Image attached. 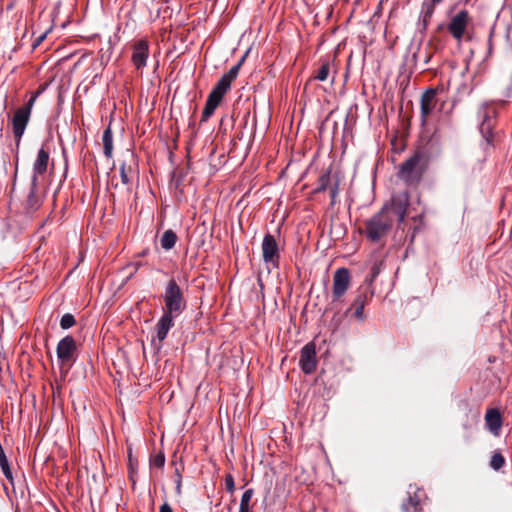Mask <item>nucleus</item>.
I'll use <instances>...</instances> for the list:
<instances>
[{
	"label": "nucleus",
	"mask_w": 512,
	"mask_h": 512,
	"mask_svg": "<svg viewBox=\"0 0 512 512\" xmlns=\"http://www.w3.org/2000/svg\"><path fill=\"white\" fill-rule=\"evenodd\" d=\"M177 316L163 312L155 325L156 338L161 348L162 342L166 339L169 330L174 326V319Z\"/></svg>",
	"instance_id": "aec40b11"
},
{
	"label": "nucleus",
	"mask_w": 512,
	"mask_h": 512,
	"mask_svg": "<svg viewBox=\"0 0 512 512\" xmlns=\"http://www.w3.org/2000/svg\"><path fill=\"white\" fill-rule=\"evenodd\" d=\"M31 115L17 108L11 119L12 131L17 144L20 142Z\"/></svg>",
	"instance_id": "f3484780"
},
{
	"label": "nucleus",
	"mask_w": 512,
	"mask_h": 512,
	"mask_svg": "<svg viewBox=\"0 0 512 512\" xmlns=\"http://www.w3.org/2000/svg\"><path fill=\"white\" fill-rule=\"evenodd\" d=\"M45 89V85H40L35 92H32V94L38 98L45 91Z\"/></svg>",
	"instance_id": "4c0bfd02"
},
{
	"label": "nucleus",
	"mask_w": 512,
	"mask_h": 512,
	"mask_svg": "<svg viewBox=\"0 0 512 512\" xmlns=\"http://www.w3.org/2000/svg\"><path fill=\"white\" fill-rule=\"evenodd\" d=\"M75 318L72 314L66 313L61 317L60 326L62 329H69L75 325Z\"/></svg>",
	"instance_id": "7c9ffc66"
},
{
	"label": "nucleus",
	"mask_w": 512,
	"mask_h": 512,
	"mask_svg": "<svg viewBox=\"0 0 512 512\" xmlns=\"http://www.w3.org/2000/svg\"><path fill=\"white\" fill-rule=\"evenodd\" d=\"M299 367L305 374H312L317 368L316 345L308 342L300 350Z\"/></svg>",
	"instance_id": "4468645a"
},
{
	"label": "nucleus",
	"mask_w": 512,
	"mask_h": 512,
	"mask_svg": "<svg viewBox=\"0 0 512 512\" xmlns=\"http://www.w3.org/2000/svg\"><path fill=\"white\" fill-rule=\"evenodd\" d=\"M104 155L107 158L112 157L113 152V133L110 127H107L102 135Z\"/></svg>",
	"instance_id": "b1692460"
},
{
	"label": "nucleus",
	"mask_w": 512,
	"mask_h": 512,
	"mask_svg": "<svg viewBox=\"0 0 512 512\" xmlns=\"http://www.w3.org/2000/svg\"><path fill=\"white\" fill-rule=\"evenodd\" d=\"M443 0H434V2H442Z\"/></svg>",
	"instance_id": "79ce46f5"
},
{
	"label": "nucleus",
	"mask_w": 512,
	"mask_h": 512,
	"mask_svg": "<svg viewBox=\"0 0 512 512\" xmlns=\"http://www.w3.org/2000/svg\"><path fill=\"white\" fill-rule=\"evenodd\" d=\"M333 65L328 61H321L320 67L315 71L313 79L318 81H326L329 79Z\"/></svg>",
	"instance_id": "5701e85b"
},
{
	"label": "nucleus",
	"mask_w": 512,
	"mask_h": 512,
	"mask_svg": "<svg viewBox=\"0 0 512 512\" xmlns=\"http://www.w3.org/2000/svg\"><path fill=\"white\" fill-rule=\"evenodd\" d=\"M52 26L47 28L44 32L40 33L35 39L33 40L32 47L35 49L37 48L47 37V35L51 32Z\"/></svg>",
	"instance_id": "473e14b6"
},
{
	"label": "nucleus",
	"mask_w": 512,
	"mask_h": 512,
	"mask_svg": "<svg viewBox=\"0 0 512 512\" xmlns=\"http://www.w3.org/2000/svg\"><path fill=\"white\" fill-rule=\"evenodd\" d=\"M409 205L410 195L407 190L394 193L379 212L365 221L363 233L366 238L374 243L385 238L395 222L399 225L404 222Z\"/></svg>",
	"instance_id": "f257e3e1"
},
{
	"label": "nucleus",
	"mask_w": 512,
	"mask_h": 512,
	"mask_svg": "<svg viewBox=\"0 0 512 512\" xmlns=\"http://www.w3.org/2000/svg\"><path fill=\"white\" fill-rule=\"evenodd\" d=\"M382 268L381 262H375L373 263L371 269H370V276L365 280L364 286H368L371 288L374 280L377 278V276L380 274Z\"/></svg>",
	"instance_id": "c85d7f7f"
},
{
	"label": "nucleus",
	"mask_w": 512,
	"mask_h": 512,
	"mask_svg": "<svg viewBox=\"0 0 512 512\" xmlns=\"http://www.w3.org/2000/svg\"><path fill=\"white\" fill-rule=\"evenodd\" d=\"M505 465V458L500 452H495L490 459V467L498 471Z\"/></svg>",
	"instance_id": "c756f323"
},
{
	"label": "nucleus",
	"mask_w": 512,
	"mask_h": 512,
	"mask_svg": "<svg viewBox=\"0 0 512 512\" xmlns=\"http://www.w3.org/2000/svg\"><path fill=\"white\" fill-rule=\"evenodd\" d=\"M429 59H430V56H426L425 63H428Z\"/></svg>",
	"instance_id": "ea45409f"
},
{
	"label": "nucleus",
	"mask_w": 512,
	"mask_h": 512,
	"mask_svg": "<svg viewBox=\"0 0 512 512\" xmlns=\"http://www.w3.org/2000/svg\"><path fill=\"white\" fill-rule=\"evenodd\" d=\"M326 189H329L331 205L333 206L336 203V198L339 193V183L338 181H335L333 184H331V174L329 170L319 176L317 180V187L315 188L314 192L320 193Z\"/></svg>",
	"instance_id": "a211bd4d"
},
{
	"label": "nucleus",
	"mask_w": 512,
	"mask_h": 512,
	"mask_svg": "<svg viewBox=\"0 0 512 512\" xmlns=\"http://www.w3.org/2000/svg\"><path fill=\"white\" fill-rule=\"evenodd\" d=\"M485 423L489 431L494 435H499L502 427V416L498 409H488L485 415Z\"/></svg>",
	"instance_id": "412c9836"
},
{
	"label": "nucleus",
	"mask_w": 512,
	"mask_h": 512,
	"mask_svg": "<svg viewBox=\"0 0 512 512\" xmlns=\"http://www.w3.org/2000/svg\"><path fill=\"white\" fill-rule=\"evenodd\" d=\"M471 18L469 12L465 9L460 10L454 16L451 17L447 30L449 34L457 41L461 42L466 33L468 24L470 23Z\"/></svg>",
	"instance_id": "1a4fd4ad"
},
{
	"label": "nucleus",
	"mask_w": 512,
	"mask_h": 512,
	"mask_svg": "<svg viewBox=\"0 0 512 512\" xmlns=\"http://www.w3.org/2000/svg\"><path fill=\"white\" fill-rule=\"evenodd\" d=\"M176 242H177V235L171 229L166 230L162 234L161 239H160L161 247L165 250L172 249L175 246Z\"/></svg>",
	"instance_id": "393cba45"
},
{
	"label": "nucleus",
	"mask_w": 512,
	"mask_h": 512,
	"mask_svg": "<svg viewBox=\"0 0 512 512\" xmlns=\"http://www.w3.org/2000/svg\"><path fill=\"white\" fill-rule=\"evenodd\" d=\"M480 113L482 116L480 132L487 145H492L494 140L493 126L497 115L496 109L488 104H484L480 109Z\"/></svg>",
	"instance_id": "9b49d317"
},
{
	"label": "nucleus",
	"mask_w": 512,
	"mask_h": 512,
	"mask_svg": "<svg viewBox=\"0 0 512 512\" xmlns=\"http://www.w3.org/2000/svg\"><path fill=\"white\" fill-rule=\"evenodd\" d=\"M175 484L176 493L180 495L182 493V475L178 468L175 469Z\"/></svg>",
	"instance_id": "c9c22d12"
},
{
	"label": "nucleus",
	"mask_w": 512,
	"mask_h": 512,
	"mask_svg": "<svg viewBox=\"0 0 512 512\" xmlns=\"http://www.w3.org/2000/svg\"><path fill=\"white\" fill-rule=\"evenodd\" d=\"M46 195V189L40 185V181L31 180L30 190L26 197L24 208L27 213H34L40 209Z\"/></svg>",
	"instance_id": "f8f14e48"
},
{
	"label": "nucleus",
	"mask_w": 512,
	"mask_h": 512,
	"mask_svg": "<svg viewBox=\"0 0 512 512\" xmlns=\"http://www.w3.org/2000/svg\"><path fill=\"white\" fill-rule=\"evenodd\" d=\"M0 467H1V470L4 474V476L8 480H12L13 479L12 471L10 469L8 459L6 457V454H5L4 449L1 444H0Z\"/></svg>",
	"instance_id": "cd10ccee"
},
{
	"label": "nucleus",
	"mask_w": 512,
	"mask_h": 512,
	"mask_svg": "<svg viewBox=\"0 0 512 512\" xmlns=\"http://www.w3.org/2000/svg\"><path fill=\"white\" fill-rule=\"evenodd\" d=\"M77 346L74 338L70 335L62 338L56 348L57 359L60 366L70 368L76 361Z\"/></svg>",
	"instance_id": "423d86ee"
},
{
	"label": "nucleus",
	"mask_w": 512,
	"mask_h": 512,
	"mask_svg": "<svg viewBox=\"0 0 512 512\" xmlns=\"http://www.w3.org/2000/svg\"><path fill=\"white\" fill-rule=\"evenodd\" d=\"M162 298L165 313L180 316L187 307L184 293L175 278L168 280Z\"/></svg>",
	"instance_id": "39448f33"
},
{
	"label": "nucleus",
	"mask_w": 512,
	"mask_h": 512,
	"mask_svg": "<svg viewBox=\"0 0 512 512\" xmlns=\"http://www.w3.org/2000/svg\"><path fill=\"white\" fill-rule=\"evenodd\" d=\"M245 58L246 55H244L237 64L232 66L227 73L223 74L213 87L207 97L205 107L202 111L201 122L208 121V119L214 114L224 95L230 90L232 82L237 78Z\"/></svg>",
	"instance_id": "7ed1b4c3"
},
{
	"label": "nucleus",
	"mask_w": 512,
	"mask_h": 512,
	"mask_svg": "<svg viewBox=\"0 0 512 512\" xmlns=\"http://www.w3.org/2000/svg\"><path fill=\"white\" fill-rule=\"evenodd\" d=\"M427 167L424 152L417 150L398 169V177L409 185L418 184Z\"/></svg>",
	"instance_id": "20e7f679"
},
{
	"label": "nucleus",
	"mask_w": 512,
	"mask_h": 512,
	"mask_svg": "<svg viewBox=\"0 0 512 512\" xmlns=\"http://www.w3.org/2000/svg\"><path fill=\"white\" fill-rule=\"evenodd\" d=\"M119 170L122 184L129 185L134 174V169L132 168L131 164H127L126 161H123Z\"/></svg>",
	"instance_id": "bb28decb"
},
{
	"label": "nucleus",
	"mask_w": 512,
	"mask_h": 512,
	"mask_svg": "<svg viewBox=\"0 0 512 512\" xmlns=\"http://www.w3.org/2000/svg\"><path fill=\"white\" fill-rule=\"evenodd\" d=\"M373 295L374 291L372 290V288L361 285L358 288L357 294L353 302L351 303L350 307L347 309L346 313H349L350 311L354 310L353 316L359 321H364V308L367 305V303L372 299Z\"/></svg>",
	"instance_id": "6e6552de"
},
{
	"label": "nucleus",
	"mask_w": 512,
	"mask_h": 512,
	"mask_svg": "<svg viewBox=\"0 0 512 512\" xmlns=\"http://www.w3.org/2000/svg\"><path fill=\"white\" fill-rule=\"evenodd\" d=\"M164 464H165V456L162 452L156 454L155 456H153L150 459L151 466H154L157 468H162L164 466Z\"/></svg>",
	"instance_id": "2f4dec72"
},
{
	"label": "nucleus",
	"mask_w": 512,
	"mask_h": 512,
	"mask_svg": "<svg viewBox=\"0 0 512 512\" xmlns=\"http://www.w3.org/2000/svg\"><path fill=\"white\" fill-rule=\"evenodd\" d=\"M129 157H130V162H133V163H134V162H135V161H134V155L131 153V154L129 155Z\"/></svg>",
	"instance_id": "58836bf2"
},
{
	"label": "nucleus",
	"mask_w": 512,
	"mask_h": 512,
	"mask_svg": "<svg viewBox=\"0 0 512 512\" xmlns=\"http://www.w3.org/2000/svg\"><path fill=\"white\" fill-rule=\"evenodd\" d=\"M245 58L246 55H244L237 64L232 66L227 73L223 74L213 87L207 97L205 107L202 111L201 122L208 121V119L214 114L224 95L230 90L232 82L237 78Z\"/></svg>",
	"instance_id": "f03ea898"
},
{
	"label": "nucleus",
	"mask_w": 512,
	"mask_h": 512,
	"mask_svg": "<svg viewBox=\"0 0 512 512\" xmlns=\"http://www.w3.org/2000/svg\"><path fill=\"white\" fill-rule=\"evenodd\" d=\"M37 100V97L34 96L32 93H31V96L29 98V100L27 101V103L21 107H19L20 110H24V112L28 113L31 115V111H32V108L35 104Z\"/></svg>",
	"instance_id": "f704fd0d"
},
{
	"label": "nucleus",
	"mask_w": 512,
	"mask_h": 512,
	"mask_svg": "<svg viewBox=\"0 0 512 512\" xmlns=\"http://www.w3.org/2000/svg\"><path fill=\"white\" fill-rule=\"evenodd\" d=\"M334 80H335V75H332V77H331V83H333V82H334Z\"/></svg>",
	"instance_id": "a19ab883"
},
{
	"label": "nucleus",
	"mask_w": 512,
	"mask_h": 512,
	"mask_svg": "<svg viewBox=\"0 0 512 512\" xmlns=\"http://www.w3.org/2000/svg\"><path fill=\"white\" fill-rule=\"evenodd\" d=\"M437 91V88H429L421 96L420 112L423 122L427 119V117L432 113V111L436 107Z\"/></svg>",
	"instance_id": "6ab92c4d"
},
{
	"label": "nucleus",
	"mask_w": 512,
	"mask_h": 512,
	"mask_svg": "<svg viewBox=\"0 0 512 512\" xmlns=\"http://www.w3.org/2000/svg\"><path fill=\"white\" fill-rule=\"evenodd\" d=\"M225 487L227 492L234 493L235 491V481L232 474L228 473L225 475Z\"/></svg>",
	"instance_id": "72a5a7b5"
},
{
	"label": "nucleus",
	"mask_w": 512,
	"mask_h": 512,
	"mask_svg": "<svg viewBox=\"0 0 512 512\" xmlns=\"http://www.w3.org/2000/svg\"><path fill=\"white\" fill-rule=\"evenodd\" d=\"M441 2H434V0H429L428 2H424L422 5V18L424 26L426 27L430 19L432 18V15L435 11V6L440 4Z\"/></svg>",
	"instance_id": "a878e982"
},
{
	"label": "nucleus",
	"mask_w": 512,
	"mask_h": 512,
	"mask_svg": "<svg viewBox=\"0 0 512 512\" xmlns=\"http://www.w3.org/2000/svg\"><path fill=\"white\" fill-rule=\"evenodd\" d=\"M159 512H173L171 506L169 505L168 502H164L160 508H159Z\"/></svg>",
	"instance_id": "e433bc0d"
},
{
	"label": "nucleus",
	"mask_w": 512,
	"mask_h": 512,
	"mask_svg": "<svg viewBox=\"0 0 512 512\" xmlns=\"http://www.w3.org/2000/svg\"><path fill=\"white\" fill-rule=\"evenodd\" d=\"M262 258L266 265L278 268L280 265V251L275 237L267 233L264 235L261 245Z\"/></svg>",
	"instance_id": "0eeeda50"
},
{
	"label": "nucleus",
	"mask_w": 512,
	"mask_h": 512,
	"mask_svg": "<svg viewBox=\"0 0 512 512\" xmlns=\"http://www.w3.org/2000/svg\"><path fill=\"white\" fill-rule=\"evenodd\" d=\"M131 62L137 70H141L147 65L149 57V42L147 39L136 40L132 46Z\"/></svg>",
	"instance_id": "2eb2a0df"
},
{
	"label": "nucleus",
	"mask_w": 512,
	"mask_h": 512,
	"mask_svg": "<svg viewBox=\"0 0 512 512\" xmlns=\"http://www.w3.org/2000/svg\"><path fill=\"white\" fill-rule=\"evenodd\" d=\"M424 491L417 486H409L408 497L402 502V512H422V499L424 497Z\"/></svg>",
	"instance_id": "dca6fc26"
},
{
	"label": "nucleus",
	"mask_w": 512,
	"mask_h": 512,
	"mask_svg": "<svg viewBox=\"0 0 512 512\" xmlns=\"http://www.w3.org/2000/svg\"><path fill=\"white\" fill-rule=\"evenodd\" d=\"M351 285V275L347 268H338L333 275L332 301H340Z\"/></svg>",
	"instance_id": "9d476101"
},
{
	"label": "nucleus",
	"mask_w": 512,
	"mask_h": 512,
	"mask_svg": "<svg viewBox=\"0 0 512 512\" xmlns=\"http://www.w3.org/2000/svg\"><path fill=\"white\" fill-rule=\"evenodd\" d=\"M254 490L249 488L241 496L239 512H253L255 503L252 502Z\"/></svg>",
	"instance_id": "4be33fe9"
},
{
	"label": "nucleus",
	"mask_w": 512,
	"mask_h": 512,
	"mask_svg": "<svg viewBox=\"0 0 512 512\" xmlns=\"http://www.w3.org/2000/svg\"><path fill=\"white\" fill-rule=\"evenodd\" d=\"M49 167H51V170H53L54 164L53 161H50L49 150L42 146L38 150L36 159L33 163L31 180H33V182L40 181V179L43 178L48 171Z\"/></svg>",
	"instance_id": "ddd939ff"
}]
</instances>
